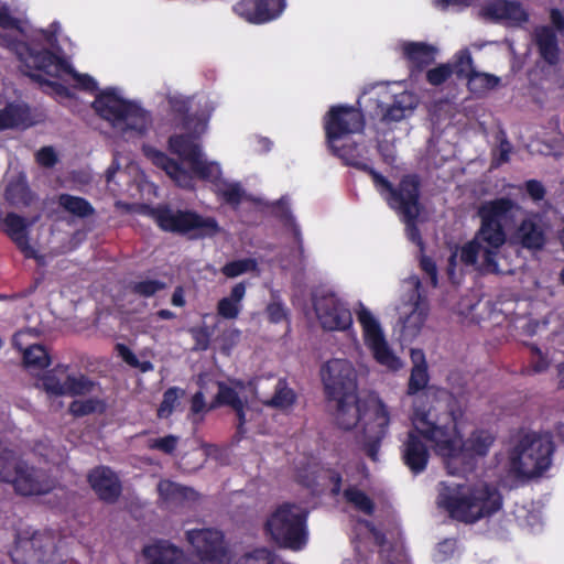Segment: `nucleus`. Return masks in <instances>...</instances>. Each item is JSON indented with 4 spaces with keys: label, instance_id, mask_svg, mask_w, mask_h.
Returning a JSON list of instances; mask_svg holds the SVG:
<instances>
[{
    "label": "nucleus",
    "instance_id": "8",
    "mask_svg": "<svg viewBox=\"0 0 564 564\" xmlns=\"http://www.w3.org/2000/svg\"><path fill=\"white\" fill-rule=\"evenodd\" d=\"M373 185L388 206L399 216L412 217V213H422L421 180L417 174H405L393 185L381 173L373 175Z\"/></svg>",
    "mask_w": 564,
    "mask_h": 564
},
{
    "label": "nucleus",
    "instance_id": "60",
    "mask_svg": "<svg viewBox=\"0 0 564 564\" xmlns=\"http://www.w3.org/2000/svg\"><path fill=\"white\" fill-rule=\"evenodd\" d=\"M177 441L176 436L167 435L161 438L151 440L149 446L165 454H171L176 448Z\"/></svg>",
    "mask_w": 564,
    "mask_h": 564
},
{
    "label": "nucleus",
    "instance_id": "30",
    "mask_svg": "<svg viewBox=\"0 0 564 564\" xmlns=\"http://www.w3.org/2000/svg\"><path fill=\"white\" fill-rule=\"evenodd\" d=\"M263 383V380H258L254 383V395L259 398L264 405L279 410H288L295 403L296 394L288 386L284 379L279 378L275 380L272 395H269L262 391Z\"/></svg>",
    "mask_w": 564,
    "mask_h": 564
},
{
    "label": "nucleus",
    "instance_id": "47",
    "mask_svg": "<svg viewBox=\"0 0 564 564\" xmlns=\"http://www.w3.org/2000/svg\"><path fill=\"white\" fill-rule=\"evenodd\" d=\"M36 70H28L25 72V75H28L32 80L39 83L42 86H45L51 89V93L54 94L56 97L64 98V99H73L75 98V94L65 85L46 79L43 75L44 73H35Z\"/></svg>",
    "mask_w": 564,
    "mask_h": 564
},
{
    "label": "nucleus",
    "instance_id": "24",
    "mask_svg": "<svg viewBox=\"0 0 564 564\" xmlns=\"http://www.w3.org/2000/svg\"><path fill=\"white\" fill-rule=\"evenodd\" d=\"M487 248H488L487 242L479 237V230H477L474 239L466 242L460 248L459 259L465 265H475L477 263L479 254L481 253L482 261L480 264V270L484 273L505 274V273L509 272V270H505V269L500 268V265H499L500 249L495 250V257L492 259L496 270H491V267L486 265Z\"/></svg>",
    "mask_w": 564,
    "mask_h": 564
},
{
    "label": "nucleus",
    "instance_id": "9",
    "mask_svg": "<svg viewBox=\"0 0 564 564\" xmlns=\"http://www.w3.org/2000/svg\"><path fill=\"white\" fill-rule=\"evenodd\" d=\"M391 417L388 406L377 395L364 400V413L359 429L367 454L373 460L380 442L387 436Z\"/></svg>",
    "mask_w": 564,
    "mask_h": 564
},
{
    "label": "nucleus",
    "instance_id": "54",
    "mask_svg": "<svg viewBox=\"0 0 564 564\" xmlns=\"http://www.w3.org/2000/svg\"><path fill=\"white\" fill-rule=\"evenodd\" d=\"M453 74V67L449 64H440L426 72V80L432 86H441L447 82Z\"/></svg>",
    "mask_w": 564,
    "mask_h": 564
},
{
    "label": "nucleus",
    "instance_id": "62",
    "mask_svg": "<svg viewBox=\"0 0 564 564\" xmlns=\"http://www.w3.org/2000/svg\"><path fill=\"white\" fill-rule=\"evenodd\" d=\"M36 162L44 167H53L57 163V155L52 147H43L35 154Z\"/></svg>",
    "mask_w": 564,
    "mask_h": 564
},
{
    "label": "nucleus",
    "instance_id": "59",
    "mask_svg": "<svg viewBox=\"0 0 564 564\" xmlns=\"http://www.w3.org/2000/svg\"><path fill=\"white\" fill-rule=\"evenodd\" d=\"M241 311V305L232 300L223 297L217 303V314L225 319H235Z\"/></svg>",
    "mask_w": 564,
    "mask_h": 564
},
{
    "label": "nucleus",
    "instance_id": "31",
    "mask_svg": "<svg viewBox=\"0 0 564 564\" xmlns=\"http://www.w3.org/2000/svg\"><path fill=\"white\" fill-rule=\"evenodd\" d=\"M3 223L6 226V234L11 238L23 256L26 259H36L37 252L29 241L26 231L28 224L25 218L15 213H9Z\"/></svg>",
    "mask_w": 564,
    "mask_h": 564
},
{
    "label": "nucleus",
    "instance_id": "4",
    "mask_svg": "<svg viewBox=\"0 0 564 564\" xmlns=\"http://www.w3.org/2000/svg\"><path fill=\"white\" fill-rule=\"evenodd\" d=\"M91 107L123 137L142 138L152 123V117L148 110L134 101L121 98L113 88L98 93Z\"/></svg>",
    "mask_w": 564,
    "mask_h": 564
},
{
    "label": "nucleus",
    "instance_id": "5",
    "mask_svg": "<svg viewBox=\"0 0 564 564\" xmlns=\"http://www.w3.org/2000/svg\"><path fill=\"white\" fill-rule=\"evenodd\" d=\"M519 205L509 197H499L482 203L478 208L480 218L479 237L488 245L486 250V265L496 270L492 259L495 250L501 249L507 241L505 226L512 221L514 212L519 210Z\"/></svg>",
    "mask_w": 564,
    "mask_h": 564
},
{
    "label": "nucleus",
    "instance_id": "29",
    "mask_svg": "<svg viewBox=\"0 0 564 564\" xmlns=\"http://www.w3.org/2000/svg\"><path fill=\"white\" fill-rule=\"evenodd\" d=\"M143 555L149 564H192L182 549L165 540L147 545Z\"/></svg>",
    "mask_w": 564,
    "mask_h": 564
},
{
    "label": "nucleus",
    "instance_id": "41",
    "mask_svg": "<svg viewBox=\"0 0 564 564\" xmlns=\"http://www.w3.org/2000/svg\"><path fill=\"white\" fill-rule=\"evenodd\" d=\"M58 203L64 210L79 218H87L95 214V208L84 197L61 194Z\"/></svg>",
    "mask_w": 564,
    "mask_h": 564
},
{
    "label": "nucleus",
    "instance_id": "36",
    "mask_svg": "<svg viewBox=\"0 0 564 564\" xmlns=\"http://www.w3.org/2000/svg\"><path fill=\"white\" fill-rule=\"evenodd\" d=\"M202 133L186 131V133L173 134L169 138V150L176 154L182 161L191 164L202 154L200 145L197 142Z\"/></svg>",
    "mask_w": 564,
    "mask_h": 564
},
{
    "label": "nucleus",
    "instance_id": "19",
    "mask_svg": "<svg viewBox=\"0 0 564 564\" xmlns=\"http://www.w3.org/2000/svg\"><path fill=\"white\" fill-rule=\"evenodd\" d=\"M249 392L254 394V383L248 386L240 381L230 384L219 383L217 392V403L232 408L238 416V430L242 432V426L247 422L245 405L248 402Z\"/></svg>",
    "mask_w": 564,
    "mask_h": 564
},
{
    "label": "nucleus",
    "instance_id": "20",
    "mask_svg": "<svg viewBox=\"0 0 564 564\" xmlns=\"http://www.w3.org/2000/svg\"><path fill=\"white\" fill-rule=\"evenodd\" d=\"M88 482L98 498L107 503H115L122 492L118 475L107 466H98L89 471Z\"/></svg>",
    "mask_w": 564,
    "mask_h": 564
},
{
    "label": "nucleus",
    "instance_id": "56",
    "mask_svg": "<svg viewBox=\"0 0 564 564\" xmlns=\"http://www.w3.org/2000/svg\"><path fill=\"white\" fill-rule=\"evenodd\" d=\"M23 365L33 376H40V372L51 365L50 355H23Z\"/></svg>",
    "mask_w": 564,
    "mask_h": 564
},
{
    "label": "nucleus",
    "instance_id": "10",
    "mask_svg": "<svg viewBox=\"0 0 564 564\" xmlns=\"http://www.w3.org/2000/svg\"><path fill=\"white\" fill-rule=\"evenodd\" d=\"M312 304L323 329L344 332L351 327V312L335 292L324 289L313 292Z\"/></svg>",
    "mask_w": 564,
    "mask_h": 564
},
{
    "label": "nucleus",
    "instance_id": "27",
    "mask_svg": "<svg viewBox=\"0 0 564 564\" xmlns=\"http://www.w3.org/2000/svg\"><path fill=\"white\" fill-rule=\"evenodd\" d=\"M147 155L151 159L152 163L163 170L177 186L185 189H192L194 187L192 174L185 170L180 162L156 149H149Z\"/></svg>",
    "mask_w": 564,
    "mask_h": 564
},
{
    "label": "nucleus",
    "instance_id": "57",
    "mask_svg": "<svg viewBox=\"0 0 564 564\" xmlns=\"http://www.w3.org/2000/svg\"><path fill=\"white\" fill-rule=\"evenodd\" d=\"M6 197L11 202H21L22 204H28L30 199V188L23 182H21V184L11 183L7 186Z\"/></svg>",
    "mask_w": 564,
    "mask_h": 564
},
{
    "label": "nucleus",
    "instance_id": "52",
    "mask_svg": "<svg viewBox=\"0 0 564 564\" xmlns=\"http://www.w3.org/2000/svg\"><path fill=\"white\" fill-rule=\"evenodd\" d=\"M104 410L105 405L98 399L75 400L69 405V412L75 416H84Z\"/></svg>",
    "mask_w": 564,
    "mask_h": 564
},
{
    "label": "nucleus",
    "instance_id": "7",
    "mask_svg": "<svg viewBox=\"0 0 564 564\" xmlns=\"http://www.w3.org/2000/svg\"><path fill=\"white\" fill-rule=\"evenodd\" d=\"M306 519L307 513L304 508L284 503L268 518L265 531L278 545L300 551L306 545L308 539Z\"/></svg>",
    "mask_w": 564,
    "mask_h": 564
},
{
    "label": "nucleus",
    "instance_id": "40",
    "mask_svg": "<svg viewBox=\"0 0 564 564\" xmlns=\"http://www.w3.org/2000/svg\"><path fill=\"white\" fill-rule=\"evenodd\" d=\"M413 368L411 371L408 391L409 395H415L423 390L429 382L427 365L424 355H412Z\"/></svg>",
    "mask_w": 564,
    "mask_h": 564
},
{
    "label": "nucleus",
    "instance_id": "39",
    "mask_svg": "<svg viewBox=\"0 0 564 564\" xmlns=\"http://www.w3.org/2000/svg\"><path fill=\"white\" fill-rule=\"evenodd\" d=\"M466 80L468 90L477 96H482L489 90L497 88L501 82L500 77L494 74L481 73L478 70L469 72Z\"/></svg>",
    "mask_w": 564,
    "mask_h": 564
},
{
    "label": "nucleus",
    "instance_id": "48",
    "mask_svg": "<svg viewBox=\"0 0 564 564\" xmlns=\"http://www.w3.org/2000/svg\"><path fill=\"white\" fill-rule=\"evenodd\" d=\"M344 496L350 505L360 512L372 514L375 511L373 501L360 489L349 487L345 490Z\"/></svg>",
    "mask_w": 564,
    "mask_h": 564
},
{
    "label": "nucleus",
    "instance_id": "46",
    "mask_svg": "<svg viewBox=\"0 0 564 564\" xmlns=\"http://www.w3.org/2000/svg\"><path fill=\"white\" fill-rule=\"evenodd\" d=\"M427 316V307L425 304L421 303V294L416 293V302L413 311L410 315H408L403 322V330H411L412 335H415L420 332L421 327L425 323Z\"/></svg>",
    "mask_w": 564,
    "mask_h": 564
},
{
    "label": "nucleus",
    "instance_id": "12",
    "mask_svg": "<svg viewBox=\"0 0 564 564\" xmlns=\"http://www.w3.org/2000/svg\"><path fill=\"white\" fill-rule=\"evenodd\" d=\"M186 540L200 564H229L228 549L221 531L213 528L188 530Z\"/></svg>",
    "mask_w": 564,
    "mask_h": 564
},
{
    "label": "nucleus",
    "instance_id": "14",
    "mask_svg": "<svg viewBox=\"0 0 564 564\" xmlns=\"http://www.w3.org/2000/svg\"><path fill=\"white\" fill-rule=\"evenodd\" d=\"M41 381L45 392L51 395H80L91 392L95 387L86 377L72 375L63 366L44 372Z\"/></svg>",
    "mask_w": 564,
    "mask_h": 564
},
{
    "label": "nucleus",
    "instance_id": "43",
    "mask_svg": "<svg viewBox=\"0 0 564 564\" xmlns=\"http://www.w3.org/2000/svg\"><path fill=\"white\" fill-rule=\"evenodd\" d=\"M216 195L234 209L238 208L246 197V191L240 183H229L223 181L215 191Z\"/></svg>",
    "mask_w": 564,
    "mask_h": 564
},
{
    "label": "nucleus",
    "instance_id": "26",
    "mask_svg": "<svg viewBox=\"0 0 564 564\" xmlns=\"http://www.w3.org/2000/svg\"><path fill=\"white\" fill-rule=\"evenodd\" d=\"M329 401L336 403V422L344 430L357 429L359 432L362 413H364V400L357 399V392H352V397L348 398H328Z\"/></svg>",
    "mask_w": 564,
    "mask_h": 564
},
{
    "label": "nucleus",
    "instance_id": "28",
    "mask_svg": "<svg viewBox=\"0 0 564 564\" xmlns=\"http://www.w3.org/2000/svg\"><path fill=\"white\" fill-rule=\"evenodd\" d=\"M357 317L362 328L365 345L368 349L371 352H392L389 349L381 325L372 313L362 306Z\"/></svg>",
    "mask_w": 564,
    "mask_h": 564
},
{
    "label": "nucleus",
    "instance_id": "35",
    "mask_svg": "<svg viewBox=\"0 0 564 564\" xmlns=\"http://www.w3.org/2000/svg\"><path fill=\"white\" fill-rule=\"evenodd\" d=\"M534 43L543 61L549 65H556L560 61V46L555 31L549 25L534 29Z\"/></svg>",
    "mask_w": 564,
    "mask_h": 564
},
{
    "label": "nucleus",
    "instance_id": "58",
    "mask_svg": "<svg viewBox=\"0 0 564 564\" xmlns=\"http://www.w3.org/2000/svg\"><path fill=\"white\" fill-rule=\"evenodd\" d=\"M505 20H512L519 24L529 21V13L517 1H505Z\"/></svg>",
    "mask_w": 564,
    "mask_h": 564
},
{
    "label": "nucleus",
    "instance_id": "1",
    "mask_svg": "<svg viewBox=\"0 0 564 564\" xmlns=\"http://www.w3.org/2000/svg\"><path fill=\"white\" fill-rule=\"evenodd\" d=\"M463 413L452 393L435 387L417 394L412 403L411 421L434 451L446 458L452 475L458 471V464L464 466L463 470H470L474 459L486 456L495 442L494 434L487 430H476L462 442L457 421Z\"/></svg>",
    "mask_w": 564,
    "mask_h": 564
},
{
    "label": "nucleus",
    "instance_id": "45",
    "mask_svg": "<svg viewBox=\"0 0 564 564\" xmlns=\"http://www.w3.org/2000/svg\"><path fill=\"white\" fill-rule=\"evenodd\" d=\"M276 208H278L276 216L280 218V220L283 223V225L291 230L294 241L296 242L299 250L302 252L303 251V239H302L301 228L297 225L294 216L292 215L291 209L282 200H279L276 203Z\"/></svg>",
    "mask_w": 564,
    "mask_h": 564
},
{
    "label": "nucleus",
    "instance_id": "16",
    "mask_svg": "<svg viewBox=\"0 0 564 564\" xmlns=\"http://www.w3.org/2000/svg\"><path fill=\"white\" fill-rule=\"evenodd\" d=\"M285 7V0H239L232 10L246 22L259 25L278 19Z\"/></svg>",
    "mask_w": 564,
    "mask_h": 564
},
{
    "label": "nucleus",
    "instance_id": "51",
    "mask_svg": "<svg viewBox=\"0 0 564 564\" xmlns=\"http://www.w3.org/2000/svg\"><path fill=\"white\" fill-rule=\"evenodd\" d=\"M166 288V283L160 280H143L138 282H132L130 284V291L142 297H151L155 293L164 290Z\"/></svg>",
    "mask_w": 564,
    "mask_h": 564
},
{
    "label": "nucleus",
    "instance_id": "61",
    "mask_svg": "<svg viewBox=\"0 0 564 564\" xmlns=\"http://www.w3.org/2000/svg\"><path fill=\"white\" fill-rule=\"evenodd\" d=\"M420 268L426 275H429L432 286H437L438 278L435 261L431 257L422 254L420 258Z\"/></svg>",
    "mask_w": 564,
    "mask_h": 564
},
{
    "label": "nucleus",
    "instance_id": "34",
    "mask_svg": "<svg viewBox=\"0 0 564 564\" xmlns=\"http://www.w3.org/2000/svg\"><path fill=\"white\" fill-rule=\"evenodd\" d=\"M415 108L414 97L409 93H401L394 96V99L389 105H378V115H380L381 122L390 124L399 122L410 116Z\"/></svg>",
    "mask_w": 564,
    "mask_h": 564
},
{
    "label": "nucleus",
    "instance_id": "37",
    "mask_svg": "<svg viewBox=\"0 0 564 564\" xmlns=\"http://www.w3.org/2000/svg\"><path fill=\"white\" fill-rule=\"evenodd\" d=\"M31 124L30 108L26 104L9 102L0 110V131L28 128Z\"/></svg>",
    "mask_w": 564,
    "mask_h": 564
},
{
    "label": "nucleus",
    "instance_id": "22",
    "mask_svg": "<svg viewBox=\"0 0 564 564\" xmlns=\"http://www.w3.org/2000/svg\"><path fill=\"white\" fill-rule=\"evenodd\" d=\"M412 425L414 424L412 423ZM421 437L429 441L424 435L416 431L415 426H413V431L408 433L402 445L403 462L414 474H420L426 468L430 457L427 447Z\"/></svg>",
    "mask_w": 564,
    "mask_h": 564
},
{
    "label": "nucleus",
    "instance_id": "42",
    "mask_svg": "<svg viewBox=\"0 0 564 564\" xmlns=\"http://www.w3.org/2000/svg\"><path fill=\"white\" fill-rule=\"evenodd\" d=\"M189 167L192 172L200 180L207 181L210 183H217L221 177V169L218 163L209 162L203 158L200 154L197 159H195Z\"/></svg>",
    "mask_w": 564,
    "mask_h": 564
},
{
    "label": "nucleus",
    "instance_id": "64",
    "mask_svg": "<svg viewBox=\"0 0 564 564\" xmlns=\"http://www.w3.org/2000/svg\"><path fill=\"white\" fill-rule=\"evenodd\" d=\"M525 191L528 195L534 200L540 202L545 197L546 191L543 184L536 180H529L525 182Z\"/></svg>",
    "mask_w": 564,
    "mask_h": 564
},
{
    "label": "nucleus",
    "instance_id": "21",
    "mask_svg": "<svg viewBox=\"0 0 564 564\" xmlns=\"http://www.w3.org/2000/svg\"><path fill=\"white\" fill-rule=\"evenodd\" d=\"M514 239L523 249L542 250L546 245V232L541 217L533 214L522 219L514 232Z\"/></svg>",
    "mask_w": 564,
    "mask_h": 564
},
{
    "label": "nucleus",
    "instance_id": "3",
    "mask_svg": "<svg viewBox=\"0 0 564 564\" xmlns=\"http://www.w3.org/2000/svg\"><path fill=\"white\" fill-rule=\"evenodd\" d=\"M554 444L550 433L521 431L509 449V469L517 478L540 477L552 465Z\"/></svg>",
    "mask_w": 564,
    "mask_h": 564
},
{
    "label": "nucleus",
    "instance_id": "23",
    "mask_svg": "<svg viewBox=\"0 0 564 564\" xmlns=\"http://www.w3.org/2000/svg\"><path fill=\"white\" fill-rule=\"evenodd\" d=\"M158 492L161 503L169 509L191 507L199 495L189 487L163 479L158 484Z\"/></svg>",
    "mask_w": 564,
    "mask_h": 564
},
{
    "label": "nucleus",
    "instance_id": "44",
    "mask_svg": "<svg viewBox=\"0 0 564 564\" xmlns=\"http://www.w3.org/2000/svg\"><path fill=\"white\" fill-rule=\"evenodd\" d=\"M21 460L12 451L0 445V481L10 484Z\"/></svg>",
    "mask_w": 564,
    "mask_h": 564
},
{
    "label": "nucleus",
    "instance_id": "2",
    "mask_svg": "<svg viewBox=\"0 0 564 564\" xmlns=\"http://www.w3.org/2000/svg\"><path fill=\"white\" fill-rule=\"evenodd\" d=\"M436 502L453 519L474 523L500 510L502 498L496 487L484 481L475 484L441 482Z\"/></svg>",
    "mask_w": 564,
    "mask_h": 564
},
{
    "label": "nucleus",
    "instance_id": "25",
    "mask_svg": "<svg viewBox=\"0 0 564 564\" xmlns=\"http://www.w3.org/2000/svg\"><path fill=\"white\" fill-rule=\"evenodd\" d=\"M192 99L188 97L173 96L169 98L171 112L176 122V127L194 133H204L206 129V119L197 113L191 112Z\"/></svg>",
    "mask_w": 564,
    "mask_h": 564
},
{
    "label": "nucleus",
    "instance_id": "17",
    "mask_svg": "<svg viewBox=\"0 0 564 564\" xmlns=\"http://www.w3.org/2000/svg\"><path fill=\"white\" fill-rule=\"evenodd\" d=\"M0 46L13 52L28 70H41L51 50L35 42H24L9 34H0Z\"/></svg>",
    "mask_w": 564,
    "mask_h": 564
},
{
    "label": "nucleus",
    "instance_id": "15",
    "mask_svg": "<svg viewBox=\"0 0 564 564\" xmlns=\"http://www.w3.org/2000/svg\"><path fill=\"white\" fill-rule=\"evenodd\" d=\"M15 492L21 496H41L51 492L56 487V481L46 471L21 460L17 473L10 482Z\"/></svg>",
    "mask_w": 564,
    "mask_h": 564
},
{
    "label": "nucleus",
    "instance_id": "6",
    "mask_svg": "<svg viewBox=\"0 0 564 564\" xmlns=\"http://www.w3.org/2000/svg\"><path fill=\"white\" fill-rule=\"evenodd\" d=\"M151 214L163 231L186 236L193 240L212 238L220 230L214 217H204L189 209H173L169 205H159Z\"/></svg>",
    "mask_w": 564,
    "mask_h": 564
},
{
    "label": "nucleus",
    "instance_id": "49",
    "mask_svg": "<svg viewBox=\"0 0 564 564\" xmlns=\"http://www.w3.org/2000/svg\"><path fill=\"white\" fill-rule=\"evenodd\" d=\"M258 270V262L253 258L238 259L227 262L221 268V273L227 278H236L247 272Z\"/></svg>",
    "mask_w": 564,
    "mask_h": 564
},
{
    "label": "nucleus",
    "instance_id": "33",
    "mask_svg": "<svg viewBox=\"0 0 564 564\" xmlns=\"http://www.w3.org/2000/svg\"><path fill=\"white\" fill-rule=\"evenodd\" d=\"M328 149L332 154L339 158L345 165L367 173L372 181L373 175L379 174V172L369 164V159L364 155V149H360L358 143L352 142L341 147L335 143L334 147H328Z\"/></svg>",
    "mask_w": 564,
    "mask_h": 564
},
{
    "label": "nucleus",
    "instance_id": "55",
    "mask_svg": "<svg viewBox=\"0 0 564 564\" xmlns=\"http://www.w3.org/2000/svg\"><path fill=\"white\" fill-rule=\"evenodd\" d=\"M453 70L459 79H466L469 72L476 70L473 67V57L468 50H464L458 53Z\"/></svg>",
    "mask_w": 564,
    "mask_h": 564
},
{
    "label": "nucleus",
    "instance_id": "63",
    "mask_svg": "<svg viewBox=\"0 0 564 564\" xmlns=\"http://www.w3.org/2000/svg\"><path fill=\"white\" fill-rule=\"evenodd\" d=\"M268 318L272 323H280L288 317V312L281 302H271L267 306Z\"/></svg>",
    "mask_w": 564,
    "mask_h": 564
},
{
    "label": "nucleus",
    "instance_id": "13",
    "mask_svg": "<svg viewBox=\"0 0 564 564\" xmlns=\"http://www.w3.org/2000/svg\"><path fill=\"white\" fill-rule=\"evenodd\" d=\"M327 398H348L357 392V376L352 365L345 358H334L321 369Z\"/></svg>",
    "mask_w": 564,
    "mask_h": 564
},
{
    "label": "nucleus",
    "instance_id": "38",
    "mask_svg": "<svg viewBox=\"0 0 564 564\" xmlns=\"http://www.w3.org/2000/svg\"><path fill=\"white\" fill-rule=\"evenodd\" d=\"M12 347L17 352L22 354L34 352V350L48 352L42 341L41 333L33 328L18 330L12 337Z\"/></svg>",
    "mask_w": 564,
    "mask_h": 564
},
{
    "label": "nucleus",
    "instance_id": "32",
    "mask_svg": "<svg viewBox=\"0 0 564 564\" xmlns=\"http://www.w3.org/2000/svg\"><path fill=\"white\" fill-rule=\"evenodd\" d=\"M436 48L424 42H404L402 44L403 58L409 64L411 74L421 73L435 59Z\"/></svg>",
    "mask_w": 564,
    "mask_h": 564
},
{
    "label": "nucleus",
    "instance_id": "11",
    "mask_svg": "<svg viewBox=\"0 0 564 564\" xmlns=\"http://www.w3.org/2000/svg\"><path fill=\"white\" fill-rule=\"evenodd\" d=\"M366 127L361 110L347 105L332 106L324 117L327 147H334L351 134L362 133Z\"/></svg>",
    "mask_w": 564,
    "mask_h": 564
},
{
    "label": "nucleus",
    "instance_id": "50",
    "mask_svg": "<svg viewBox=\"0 0 564 564\" xmlns=\"http://www.w3.org/2000/svg\"><path fill=\"white\" fill-rule=\"evenodd\" d=\"M184 390L173 387L163 394V400L158 409V415L161 419H167L180 405V399L184 395Z\"/></svg>",
    "mask_w": 564,
    "mask_h": 564
},
{
    "label": "nucleus",
    "instance_id": "53",
    "mask_svg": "<svg viewBox=\"0 0 564 564\" xmlns=\"http://www.w3.org/2000/svg\"><path fill=\"white\" fill-rule=\"evenodd\" d=\"M412 214H413L412 217L402 215V216H400V218L405 225V234H406L408 239L410 241H412L413 243H415L416 246H419L421 248V250H423L424 242H423V239L421 236V231L417 227V220H419L421 213H412Z\"/></svg>",
    "mask_w": 564,
    "mask_h": 564
},
{
    "label": "nucleus",
    "instance_id": "18",
    "mask_svg": "<svg viewBox=\"0 0 564 564\" xmlns=\"http://www.w3.org/2000/svg\"><path fill=\"white\" fill-rule=\"evenodd\" d=\"M40 72L53 78H57L62 74H67L75 80V88L87 93L98 90V84L90 75L76 72L64 57L52 51L46 53V61Z\"/></svg>",
    "mask_w": 564,
    "mask_h": 564
}]
</instances>
